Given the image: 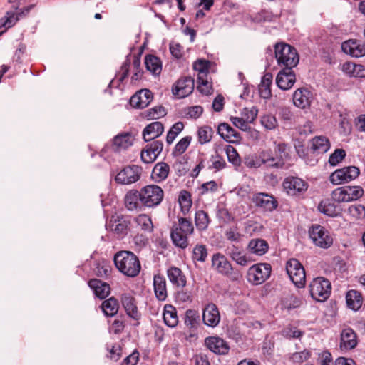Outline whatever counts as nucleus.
Returning <instances> with one entry per match:
<instances>
[{
    "label": "nucleus",
    "mask_w": 365,
    "mask_h": 365,
    "mask_svg": "<svg viewBox=\"0 0 365 365\" xmlns=\"http://www.w3.org/2000/svg\"><path fill=\"white\" fill-rule=\"evenodd\" d=\"M331 290V283L324 277H317L309 284L310 294L318 302L325 301L329 297Z\"/></svg>",
    "instance_id": "4"
},
{
    "label": "nucleus",
    "mask_w": 365,
    "mask_h": 365,
    "mask_svg": "<svg viewBox=\"0 0 365 365\" xmlns=\"http://www.w3.org/2000/svg\"><path fill=\"white\" fill-rule=\"evenodd\" d=\"M168 173L169 165L164 162H160L154 166L151 178L155 182H159L164 180L168 177Z\"/></svg>",
    "instance_id": "31"
},
{
    "label": "nucleus",
    "mask_w": 365,
    "mask_h": 365,
    "mask_svg": "<svg viewBox=\"0 0 365 365\" xmlns=\"http://www.w3.org/2000/svg\"><path fill=\"white\" fill-rule=\"evenodd\" d=\"M184 324L190 329V333L186 339L194 341L197 338L198 328L200 325V316L197 311L188 309L185 312Z\"/></svg>",
    "instance_id": "11"
},
{
    "label": "nucleus",
    "mask_w": 365,
    "mask_h": 365,
    "mask_svg": "<svg viewBox=\"0 0 365 365\" xmlns=\"http://www.w3.org/2000/svg\"><path fill=\"white\" fill-rule=\"evenodd\" d=\"M135 221L138 225H139L144 231H153V225L151 219L148 215H140L136 217Z\"/></svg>",
    "instance_id": "49"
},
{
    "label": "nucleus",
    "mask_w": 365,
    "mask_h": 365,
    "mask_svg": "<svg viewBox=\"0 0 365 365\" xmlns=\"http://www.w3.org/2000/svg\"><path fill=\"white\" fill-rule=\"evenodd\" d=\"M310 356L311 354L309 351L304 350L302 351L294 353L290 359L294 363H302L307 361Z\"/></svg>",
    "instance_id": "61"
},
{
    "label": "nucleus",
    "mask_w": 365,
    "mask_h": 365,
    "mask_svg": "<svg viewBox=\"0 0 365 365\" xmlns=\"http://www.w3.org/2000/svg\"><path fill=\"white\" fill-rule=\"evenodd\" d=\"M311 144L312 152L317 154L327 153L331 145L329 139L324 135L315 136L311 140Z\"/></svg>",
    "instance_id": "28"
},
{
    "label": "nucleus",
    "mask_w": 365,
    "mask_h": 365,
    "mask_svg": "<svg viewBox=\"0 0 365 365\" xmlns=\"http://www.w3.org/2000/svg\"><path fill=\"white\" fill-rule=\"evenodd\" d=\"M164 131V126L161 122H153L143 129V138L145 142L153 141L155 138L162 135Z\"/></svg>",
    "instance_id": "24"
},
{
    "label": "nucleus",
    "mask_w": 365,
    "mask_h": 365,
    "mask_svg": "<svg viewBox=\"0 0 365 365\" xmlns=\"http://www.w3.org/2000/svg\"><path fill=\"white\" fill-rule=\"evenodd\" d=\"M274 56L277 64L284 68H293L299 63V55L294 47L283 42L274 45Z\"/></svg>",
    "instance_id": "2"
},
{
    "label": "nucleus",
    "mask_w": 365,
    "mask_h": 365,
    "mask_svg": "<svg viewBox=\"0 0 365 365\" xmlns=\"http://www.w3.org/2000/svg\"><path fill=\"white\" fill-rule=\"evenodd\" d=\"M143 205H158L164 197L163 189L157 185H148L142 187Z\"/></svg>",
    "instance_id": "10"
},
{
    "label": "nucleus",
    "mask_w": 365,
    "mask_h": 365,
    "mask_svg": "<svg viewBox=\"0 0 365 365\" xmlns=\"http://www.w3.org/2000/svg\"><path fill=\"white\" fill-rule=\"evenodd\" d=\"M145 117L148 119H158L166 115L165 109L162 106H155L145 111Z\"/></svg>",
    "instance_id": "50"
},
{
    "label": "nucleus",
    "mask_w": 365,
    "mask_h": 365,
    "mask_svg": "<svg viewBox=\"0 0 365 365\" xmlns=\"http://www.w3.org/2000/svg\"><path fill=\"white\" fill-rule=\"evenodd\" d=\"M348 212L352 217L356 219L365 217V207H349Z\"/></svg>",
    "instance_id": "64"
},
{
    "label": "nucleus",
    "mask_w": 365,
    "mask_h": 365,
    "mask_svg": "<svg viewBox=\"0 0 365 365\" xmlns=\"http://www.w3.org/2000/svg\"><path fill=\"white\" fill-rule=\"evenodd\" d=\"M130 66V54H128L126 56L125 61L123 63V64L120 67V72H121V76L118 78V83L116 86L117 88H118L120 86V84L121 83H123V81L128 77V73H129Z\"/></svg>",
    "instance_id": "56"
},
{
    "label": "nucleus",
    "mask_w": 365,
    "mask_h": 365,
    "mask_svg": "<svg viewBox=\"0 0 365 365\" xmlns=\"http://www.w3.org/2000/svg\"><path fill=\"white\" fill-rule=\"evenodd\" d=\"M203 110V108L200 106H190L184 109V117L196 120L202 115Z\"/></svg>",
    "instance_id": "46"
},
{
    "label": "nucleus",
    "mask_w": 365,
    "mask_h": 365,
    "mask_svg": "<svg viewBox=\"0 0 365 365\" xmlns=\"http://www.w3.org/2000/svg\"><path fill=\"white\" fill-rule=\"evenodd\" d=\"M182 130V122H178L175 123L169 130L166 137V142L168 145H170L176 136Z\"/></svg>",
    "instance_id": "51"
},
{
    "label": "nucleus",
    "mask_w": 365,
    "mask_h": 365,
    "mask_svg": "<svg viewBox=\"0 0 365 365\" xmlns=\"http://www.w3.org/2000/svg\"><path fill=\"white\" fill-rule=\"evenodd\" d=\"M282 186L286 193L292 197H301L308 190L309 184L299 177L288 176L284 178Z\"/></svg>",
    "instance_id": "3"
},
{
    "label": "nucleus",
    "mask_w": 365,
    "mask_h": 365,
    "mask_svg": "<svg viewBox=\"0 0 365 365\" xmlns=\"http://www.w3.org/2000/svg\"><path fill=\"white\" fill-rule=\"evenodd\" d=\"M145 65L146 69L154 76H159L162 71V62L160 58L153 54H147L145 56Z\"/></svg>",
    "instance_id": "30"
},
{
    "label": "nucleus",
    "mask_w": 365,
    "mask_h": 365,
    "mask_svg": "<svg viewBox=\"0 0 365 365\" xmlns=\"http://www.w3.org/2000/svg\"><path fill=\"white\" fill-rule=\"evenodd\" d=\"M214 135L213 129L209 125L200 127L197 130V138L200 144L203 145L212 140Z\"/></svg>",
    "instance_id": "40"
},
{
    "label": "nucleus",
    "mask_w": 365,
    "mask_h": 365,
    "mask_svg": "<svg viewBox=\"0 0 365 365\" xmlns=\"http://www.w3.org/2000/svg\"><path fill=\"white\" fill-rule=\"evenodd\" d=\"M140 153L141 160L146 163H153L163 150V144L161 140L150 141Z\"/></svg>",
    "instance_id": "12"
},
{
    "label": "nucleus",
    "mask_w": 365,
    "mask_h": 365,
    "mask_svg": "<svg viewBox=\"0 0 365 365\" xmlns=\"http://www.w3.org/2000/svg\"><path fill=\"white\" fill-rule=\"evenodd\" d=\"M169 280L173 284H179V280L182 279V271L180 268L171 267L167 272Z\"/></svg>",
    "instance_id": "54"
},
{
    "label": "nucleus",
    "mask_w": 365,
    "mask_h": 365,
    "mask_svg": "<svg viewBox=\"0 0 365 365\" xmlns=\"http://www.w3.org/2000/svg\"><path fill=\"white\" fill-rule=\"evenodd\" d=\"M212 266L217 272L225 276H231L233 272L232 264L225 256L220 253H215L212 255Z\"/></svg>",
    "instance_id": "14"
},
{
    "label": "nucleus",
    "mask_w": 365,
    "mask_h": 365,
    "mask_svg": "<svg viewBox=\"0 0 365 365\" xmlns=\"http://www.w3.org/2000/svg\"><path fill=\"white\" fill-rule=\"evenodd\" d=\"M153 287L157 299L165 301L168 295L165 278L160 274H155L153 277Z\"/></svg>",
    "instance_id": "29"
},
{
    "label": "nucleus",
    "mask_w": 365,
    "mask_h": 365,
    "mask_svg": "<svg viewBox=\"0 0 365 365\" xmlns=\"http://www.w3.org/2000/svg\"><path fill=\"white\" fill-rule=\"evenodd\" d=\"M121 303L126 314L131 318L138 320L140 314L138 311L135 298L130 294L125 293L121 296Z\"/></svg>",
    "instance_id": "25"
},
{
    "label": "nucleus",
    "mask_w": 365,
    "mask_h": 365,
    "mask_svg": "<svg viewBox=\"0 0 365 365\" xmlns=\"http://www.w3.org/2000/svg\"><path fill=\"white\" fill-rule=\"evenodd\" d=\"M311 96L312 94L307 89H297L293 95V103L298 108H306L310 105Z\"/></svg>",
    "instance_id": "27"
},
{
    "label": "nucleus",
    "mask_w": 365,
    "mask_h": 365,
    "mask_svg": "<svg viewBox=\"0 0 365 365\" xmlns=\"http://www.w3.org/2000/svg\"><path fill=\"white\" fill-rule=\"evenodd\" d=\"M261 163L267 168L282 169L285 163L282 157H274L271 150H262L261 152Z\"/></svg>",
    "instance_id": "23"
},
{
    "label": "nucleus",
    "mask_w": 365,
    "mask_h": 365,
    "mask_svg": "<svg viewBox=\"0 0 365 365\" xmlns=\"http://www.w3.org/2000/svg\"><path fill=\"white\" fill-rule=\"evenodd\" d=\"M130 221L123 215H113L111 216L109 227L110 230L120 237L127 235Z\"/></svg>",
    "instance_id": "16"
},
{
    "label": "nucleus",
    "mask_w": 365,
    "mask_h": 365,
    "mask_svg": "<svg viewBox=\"0 0 365 365\" xmlns=\"http://www.w3.org/2000/svg\"><path fill=\"white\" fill-rule=\"evenodd\" d=\"M212 165L210 166V169H215V170H220L226 167V161L225 159L217 153L216 151L215 155L211 157Z\"/></svg>",
    "instance_id": "55"
},
{
    "label": "nucleus",
    "mask_w": 365,
    "mask_h": 365,
    "mask_svg": "<svg viewBox=\"0 0 365 365\" xmlns=\"http://www.w3.org/2000/svg\"><path fill=\"white\" fill-rule=\"evenodd\" d=\"M359 173L360 170L356 166L344 167L333 172L329 180L334 185L344 184L356 179Z\"/></svg>",
    "instance_id": "7"
},
{
    "label": "nucleus",
    "mask_w": 365,
    "mask_h": 365,
    "mask_svg": "<svg viewBox=\"0 0 365 365\" xmlns=\"http://www.w3.org/2000/svg\"><path fill=\"white\" fill-rule=\"evenodd\" d=\"M88 286L93 291L95 295L101 299H106L110 293V285L98 279H90Z\"/></svg>",
    "instance_id": "26"
},
{
    "label": "nucleus",
    "mask_w": 365,
    "mask_h": 365,
    "mask_svg": "<svg viewBox=\"0 0 365 365\" xmlns=\"http://www.w3.org/2000/svg\"><path fill=\"white\" fill-rule=\"evenodd\" d=\"M343 71L354 76L365 77V68L361 65H356L349 62L345 63L343 65Z\"/></svg>",
    "instance_id": "43"
},
{
    "label": "nucleus",
    "mask_w": 365,
    "mask_h": 365,
    "mask_svg": "<svg viewBox=\"0 0 365 365\" xmlns=\"http://www.w3.org/2000/svg\"><path fill=\"white\" fill-rule=\"evenodd\" d=\"M116 268L128 277L138 276L141 270V264L138 257L132 252L123 250L114 256Z\"/></svg>",
    "instance_id": "1"
},
{
    "label": "nucleus",
    "mask_w": 365,
    "mask_h": 365,
    "mask_svg": "<svg viewBox=\"0 0 365 365\" xmlns=\"http://www.w3.org/2000/svg\"><path fill=\"white\" fill-rule=\"evenodd\" d=\"M178 225H174L170 231V238L174 245L182 248V217L178 216Z\"/></svg>",
    "instance_id": "33"
},
{
    "label": "nucleus",
    "mask_w": 365,
    "mask_h": 365,
    "mask_svg": "<svg viewBox=\"0 0 365 365\" xmlns=\"http://www.w3.org/2000/svg\"><path fill=\"white\" fill-rule=\"evenodd\" d=\"M169 48L173 57L180 59L182 56V46L180 43L172 41L170 43Z\"/></svg>",
    "instance_id": "62"
},
{
    "label": "nucleus",
    "mask_w": 365,
    "mask_h": 365,
    "mask_svg": "<svg viewBox=\"0 0 365 365\" xmlns=\"http://www.w3.org/2000/svg\"><path fill=\"white\" fill-rule=\"evenodd\" d=\"M135 140V137L131 133H122L114 137L112 148L115 152H120L130 147Z\"/></svg>",
    "instance_id": "19"
},
{
    "label": "nucleus",
    "mask_w": 365,
    "mask_h": 365,
    "mask_svg": "<svg viewBox=\"0 0 365 365\" xmlns=\"http://www.w3.org/2000/svg\"><path fill=\"white\" fill-rule=\"evenodd\" d=\"M19 21L16 16V10L8 11L4 17L0 19V29L5 28V30L0 33V36L8 29L13 27Z\"/></svg>",
    "instance_id": "36"
},
{
    "label": "nucleus",
    "mask_w": 365,
    "mask_h": 365,
    "mask_svg": "<svg viewBox=\"0 0 365 365\" xmlns=\"http://www.w3.org/2000/svg\"><path fill=\"white\" fill-rule=\"evenodd\" d=\"M286 271L296 287H304L306 282L305 270L297 259H290L287 262Z\"/></svg>",
    "instance_id": "5"
},
{
    "label": "nucleus",
    "mask_w": 365,
    "mask_h": 365,
    "mask_svg": "<svg viewBox=\"0 0 365 365\" xmlns=\"http://www.w3.org/2000/svg\"><path fill=\"white\" fill-rule=\"evenodd\" d=\"M317 208L320 212L331 217L339 216L342 212L341 207H317Z\"/></svg>",
    "instance_id": "59"
},
{
    "label": "nucleus",
    "mask_w": 365,
    "mask_h": 365,
    "mask_svg": "<svg viewBox=\"0 0 365 365\" xmlns=\"http://www.w3.org/2000/svg\"><path fill=\"white\" fill-rule=\"evenodd\" d=\"M331 197L332 199L336 202H349V197L346 195L345 187H339L334 190L332 192Z\"/></svg>",
    "instance_id": "58"
},
{
    "label": "nucleus",
    "mask_w": 365,
    "mask_h": 365,
    "mask_svg": "<svg viewBox=\"0 0 365 365\" xmlns=\"http://www.w3.org/2000/svg\"><path fill=\"white\" fill-rule=\"evenodd\" d=\"M205 344L211 351L217 354H227L230 349L227 343L222 339L217 336L206 338Z\"/></svg>",
    "instance_id": "21"
},
{
    "label": "nucleus",
    "mask_w": 365,
    "mask_h": 365,
    "mask_svg": "<svg viewBox=\"0 0 365 365\" xmlns=\"http://www.w3.org/2000/svg\"><path fill=\"white\" fill-rule=\"evenodd\" d=\"M346 304L349 308L357 311L359 310L363 302L361 294L356 290H349L346 295Z\"/></svg>",
    "instance_id": "32"
},
{
    "label": "nucleus",
    "mask_w": 365,
    "mask_h": 365,
    "mask_svg": "<svg viewBox=\"0 0 365 365\" xmlns=\"http://www.w3.org/2000/svg\"><path fill=\"white\" fill-rule=\"evenodd\" d=\"M202 320L205 324L215 327L220 320V312L217 306L212 303L208 304L203 309Z\"/></svg>",
    "instance_id": "20"
},
{
    "label": "nucleus",
    "mask_w": 365,
    "mask_h": 365,
    "mask_svg": "<svg viewBox=\"0 0 365 365\" xmlns=\"http://www.w3.org/2000/svg\"><path fill=\"white\" fill-rule=\"evenodd\" d=\"M153 99V93L148 89H141L137 91L130 98V105L134 108L143 109L146 108Z\"/></svg>",
    "instance_id": "13"
},
{
    "label": "nucleus",
    "mask_w": 365,
    "mask_h": 365,
    "mask_svg": "<svg viewBox=\"0 0 365 365\" xmlns=\"http://www.w3.org/2000/svg\"><path fill=\"white\" fill-rule=\"evenodd\" d=\"M257 110L255 112H254L253 110H251V112H250L251 117L250 118L248 116L246 120H244L242 118H239V117H231L230 120L235 127L240 128V130H242L243 131H245L248 128L247 122L252 123V121H254V120L257 117Z\"/></svg>",
    "instance_id": "42"
},
{
    "label": "nucleus",
    "mask_w": 365,
    "mask_h": 365,
    "mask_svg": "<svg viewBox=\"0 0 365 365\" xmlns=\"http://www.w3.org/2000/svg\"><path fill=\"white\" fill-rule=\"evenodd\" d=\"M195 223L200 230H204L208 224V216L204 211H199L195 215Z\"/></svg>",
    "instance_id": "57"
},
{
    "label": "nucleus",
    "mask_w": 365,
    "mask_h": 365,
    "mask_svg": "<svg viewBox=\"0 0 365 365\" xmlns=\"http://www.w3.org/2000/svg\"><path fill=\"white\" fill-rule=\"evenodd\" d=\"M345 189L349 197L348 202L356 200L364 194V190L360 186H345Z\"/></svg>",
    "instance_id": "47"
},
{
    "label": "nucleus",
    "mask_w": 365,
    "mask_h": 365,
    "mask_svg": "<svg viewBox=\"0 0 365 365\" xmlns=\"http://www.w3.org/2000/svg\"><path fill=\"white\" fill-rule=\"evenodd\" d=\"M207 252L205 245H197L192 250V259L194 261L205 262Z\"/></svg>",
    "instance_id": "52"
},
{
    "label": "nucleus",
    "mask_w": 365,
    "mask_h": 365,
    "mask_svg": "<svg viewBox=\"0 0 365 365\" xmlns=\"http://www.w3.org/2000/svg\"><path fill=\"white\" fill-rule=\"evenodd\" d=\"M252 202L255 205H278L277 200L273 195L264 192L255 194L252 197Z\"/></svg>",
    "instance_id": "37"
},
{
    "label": "nucleus",
    "mask_w": 365,
    "mask_h": 365,
    "mask_svg": "<svg viewBox=\"0 0 365 365\" xmlns=\"http://www.w3.org/2000/svg\"><path fill=\"white\" fill-rule=\"evenodd\" d=\"M224 150L228 161L235 167L240 166L241 164V158L237 150L230 145H227Z\"/></svg>",
    "instance_id": "44"
},
{
    "label": "nucleus",
    "mask_w": 365,
    "mask_h": 365,
    "mask_svg": "<svg viewBox=\"0 0 365 365\" xmlns=\"http://www.w3.org/2000/svg\"><path fill=\"white\" fill-rule=\"evenodd\" d=\"M228 255L237 264L246 266L249 262L247 257L243 255L240 249L236 246L228 248Z\"/></svg>",
    "instance_id": "39"
},
{
    "label": "nucleus",
    "mask_w": 365,
    "mask_h": 365,
    "mask_svg": "<svg viewBox=\"0 0 365 365\" xmlns=\"http://www.w3.org/2000/svg\"><path fill=\"white\" fill-rule=\"evenodd\" d=\"M341 50L352 57H362L365 56V43L357 40L346 41L341 44Z\"/></svg>",
    "instance_id": "17"
},
{
    "label": "nucleus",
    "mask_w": 365,
    "mask_h": 365,
    "mask_svg": "<svg viewBox=\"0 0 365 365\" xmlns=\"http://www.w3.org/2000/svg\"><path fill=\"white\" fill-rule=\"evenodd\" d=\"M218 217L223 220L224 222H230L235 219V217L231 211L226 207H221L217 211Z\"/></svg>",
    "instance_id": "60"
},
{
    "label": "nucleus",
    "mask_w": 365,
    "mask_h": 365,
    "mask_svg": "<svg viewBox=\"0 0 365 365\" xmlns=\"http://www.w3.org/2000/svg\"><path fill=\"white\" fill-rule=\"evenodd\" d=\"M309 235L313 242L322 248H328L333 244V238L319 225H314L309 230Z\"/></svg>",
    "instance_id": "9"
},
{
    "label": "nucleus",
    "mask_w": 365,
    "mask_h": 365,
    "mask_svg": "<svg viewBox=\"0 0 365 365\" xmlns=\"http://www.w3.org/2000/svg\"><path fill=\"white\" fill-rule=\"evenodd\" d=\"M193 68L198 71L197 77H207L210 61L207 60L198 59L193 64Z\"/></svg>",
    "instance_id": "45"
},
{
    "label": "nucleus",
    "mask_w": 365,
    "mask_h": 365,
    "mask_svg": "<svg viewBox=\"0 0 365 365\" xmlns=\"http://www.w3.org/2000/svg\"><path fill=\"white\" fill-rule=\"evenodd\" d=\"M262 125L268 130H272L277 125V121L273 115H266L262 118Z\"/></svg>",
    "instance_id": "63"
},
{
    "label": "nucleus",
    "mask_w": 365,
    "mask_h": 365,
    "mask_svg": "<svg viewBox=\"0 0 365 365\" xmlns=\"http://www.w3.org/2000/svg\"><path fill=\"white\" fill-rule=\"evenodd\" d=\"M101 309L106 316L113 317L119 309L118 301L114 297H111L103 302Z\"/></svg>",
    "instance_id": "34"
},
{
    "label": "nucleus",
    "mask_w": 365,
    "mask_h": 365,
    "mask_svg": "<svg viewBox=\"0 0 365 365\" xmlns=\"http://www.w3.org/2000/svg\"><path fill=\"white\" fill-rule=\"evenodd\" d=\"M163 319L166 325L174 327L178 324V317L176 310L172 305H166L163 312Z\"/></svg>",
    "instance_id": "38"
},
{
    "label": "nucleus",
    "mask_w": 365,
    "mask_h": 365,
    "mask_svg": "<svg viewBox=\"0 0 365 365\" xmlns=\"http://www.w3.org/2000/svg\"><path fill=\"white\" fill-rule=\"evenodd\" d=\"M197 89L205 95H210L212 93L213 88L212 83L208 81L207 77H197Z\"/></svg>",
    "instance_id": "48"
},
{
    "label": "nucleus",
    "mask_w": 365,
    "mask_h": 365,
    "mask_svg": "<svg viewBox=\"0 0 365 365\" xmlns=\"http://www.w3.org/2000/svg\"><path fill=\"white\" fill-rule=\"evenodd\" d=\"M217 132L222 138L228 143H233L241 139L240 134L227 123H220Z\"/></svg>",
    "instance_id": "22"
},
{
    "label": "nucleus",
    "mask_w": 365,
    "mask_h": 365,
    "mask_svg": "<svg viewBox=\"0 0 365 365\" xmlns=\"http://www.w3.org/2000/svg\"><path fill=\"white\" fill-rule=\"evenodd\" d=\"M296 81V76L292 68H283L276 78L277 86L284 91L291 88Z\"/></svg>",
    "instance_id": "15"
},
{
    "label": "nucleus",
    "mask_w": 365,
    "mask_h": 365,
    "mask_svg": "<svg viewBox=\"0 0 365 365\" xmlns=\"http://www.w3.org/2000/svg\"><path fill=\"white\" fill-rule=\"evenodd\" d=\"M125 205H138V202L143 203L142 189L140 191L137 190H130L125 195Z\"/></svg>",
    "instance_id": "41"
},
{
    "label": "nucleus",
    "mask_w": 365,
    "mask_h": 365,
    "mask_svg": "<svg viewBox=\"0 0 365 365\" xmlns=\"http://www.w3.org/2000/svg\"><path fill=\"white\" fill-rule=\"evenodd\" d=\"M271 270V265L267 263L252 265L248 269L247 280L255 284H261L269 277Z\"/></svg>",
    "instance_id": "8"
},
{
    "label": "nucleus",
    "mask_w": 365,
    "mask_h": 365,
    "mask_svg": "<svg viewBox=\"0 0 365 365\" xmlns=\"http://www.w3.org/2000/svg\"><path fill=\"white\" fill-rule=\"evenodd\" d=\"M143 168L137 165L125 166L115 176V180L121 185H130L138 181L141 177Z\"/></svg>",
    "instance_id": "6"
},
{
    "label": "nucleus",
    "mask_w": 365,
    "mask_h": 365,
    "mask_svg": "<svg viewBox=\"0 0 365 365\" xmlns=\"http://www.w3.org/2000/svg\"><path fill=\"white\" fill-rule=\"evenodd\" d=\"M346 157V151L344 149L339 148L336 149L333 153H331L329 158V163L335 166L341 162Z\"/></svg>",
    "instance_id": "53"
},
{
    "label": "nucleus",
    "mask_w": 365,
    "mask_h": 365,
    "mask_svg": "<svg viewBox=\"0 0 365 365\" xmlns=\"http://www.w3.org/2000/svg\"><path fill=\"white\" fill-rule=\"evenodd\" d=\"M358 344L357 335L350 327L344 329L340 335V349L341 350H351Z\"/></svg>",
    "instance_id": "18"
},
{
    "label": "nucleus",
    "mask_w": 365,
    "mask_h": 365,
    "mask_svg": "<svg viewBox=\"0 0 365 365\" xmlns=\"http://www.w3.org/2000/svg\"><path fill=\"white\" fill-rule=\"evenodd\" d=\"M248 248L251 252L261 256L266 253L269 245L264 240L253 239L249 242Z\"/></svg>",
    "instance_id": "35"
}]
</instances>
